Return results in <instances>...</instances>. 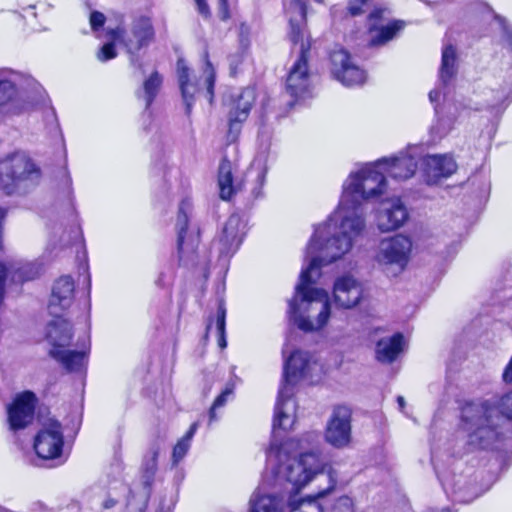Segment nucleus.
<instances>
[{
	"instance_id": "nucleus-54",
	"label": "nucleus",
	"mask_w": 512,
	"mask_h": 512,
	"mask_svg": "<svg viewBox=\"0 0 512 512\" xmlns=\"http://www.w3.org/2000/svg\"><path fill=\"white\" fill-rule=\"evenodd\" d=\"M503 380L504 382L506 383H511L512 382V356H511V359L509 361V363L507 364L504 372H503Z\"/></svg>"
},
{
	"instance_id": "nucleus-29",
	"label": "nucleus",
	"mask_w": 512,
	"mask_h": 512,
	"mask_svg": "<svg viewBox=\"0 0 512 512\" xmlns=\"http://www.w3.org/2000/svg\"><path fill=\"white\" fill-rule=\"evenodd\" d=\"M405 23L400 20L393 21L387 25L380 27L372 24L369 28L370 39L368 45L370 47L383 46L404 29Z\"/></svg>"
},
{
	"instance_id": "nucleus-23",
	"label": "nucleus",
	"mask_w": 512,
	"mask_h": 512,
	"mask_svg": "<svg viewBox=\"0 0 512 512\" xmlns=\"http://www.w3.org/2000/svg\"><path fill=\"white\" fill-rule=\"evenodd\" d=\"M424 176L427 184L438 183L443 178H448L457 170V164L452 156L427 155L423 159Z\"/></svg>"
},
{
	"instance_id": "nucleus-50",
	"label": "nucleus",
	"mask_w": 512,
	"mask_h": 512,
	"mask_svg": "<svg viewBox=\"0 0 512 512\" xmlns=\"http://www.w3.org/2000/svg\"><path fill=\"white\" fill-rule=\"evenodd\" d=\"M243 52H244V50H242L241 53H237V54L229 56L230 71H231V74H233V75L236 73L237 67L243 61Z\"/></svg>"
},
{
	"instance_id": "nucleus-60",
	"label": "nucleus",
	"mask_w": 512,
	"mask_h": 512,
	"mask_svg": "<svg viewBox=\"0 0 512 512\" xmlns=\"http://www.w3.org/2000/svg\"><path fill=\"white\" fill-rule=\"evenodd\" d=\"M425 512H450V511L447 508H442V509H439V510L433 509V508H429Z\"/></svg>"
},
{
	"instance_id": "nucleus-37",
	"label": "nucleus",
	"mask_w": 512,
	"mask_h": 512,
	"mask_svg": "<svg viewBox=\"0 0 512 512\" xmlns=\"http://www.w3.org/2000/svg\"><path fill=\"white\" fill-rule=\"evenodd\" d=\"M407 339L400 332L390 337H384L377 341L375 352H403L408 348Z\"/></svg>"
},
{
	"instance_id": "nucleus-14",
	"label": "nucleus",
	"mask_w": 512,
	"mask_h": 512,
	"mask_svg": "<svg viewBox=\"0 0 512 512\" xmlns=\"http://www.w3.org/2000/svg\"><path fill=\"white\" fill-rule=\"evenodd\" d=\"M298 59L293 64L286 80V90L291 97L305 98L309 95L308 56L311 49V41L301 43Z\"/></svg>"
},
{
	"instance_id": "nucleus-13",
	"label": "nucleus",
	"mask_w": 512,
	"mask_h": 512,
	"mask_svg": "<svg viewBox=\"0 0 512 512\" xmlns=\"http://www.w3.org/2000/svg\"><path fill=\"white\" fill-rule=\"evenodd\" d=\"M420 158V148L409 146L395 156L377 160V165H381L384 173L393 179L406 180L414 175Z\"/></svg>"
},
{
	"instance_id": "nucleus-59",
	"label": "nucleus",
	"mask_w": 512,
	"mask_h": 512,
	"mask_svg": "<svg viewBox=\"0 0 512 512\" xmlns=\"http://www.w3.org/2000/svg\"><path fill=\"white\" fill-rule=\"evenodd\" d=\"M397 403L399 405L400 410L403 411V409H404V407L406 405L404 397L403 396H398L397 397Z\"/></svg>"
},
{
	"instance_id": "nucleus-1",
	"label": "nucleus",
	"mask_w": 512,
	"mask_h": 512,
	"mask_svg": "<svg viewBox=\"0 0 512 512\" xmlns=\"http://www.w3.org/2000/svg\"><path fill=\"white\" fill-rule=\"evenodd\" d=\"M386 186L384 171L377 161L349 174L343 183L337 211L316 226L312 235L328 243L325 251L329 259L343 257L363 235L366 228L363 203L382 195Z\"/></svg>"
},
{
	"instance_id": "nucleus-34",
	"label": "nucleus",
	"mask_w": 512,
	"mask_h": 512,
	"mask_svg": "<svg viewBox=\"0 0 512 512\" xmlns=\"http://www.w3.org/2000/svg\"><path fill=\"white\" fill-rule=\"evenodd\" d=\"M67 372L82 373L86 370L88 354H51Z\"/></svg>"
},
{
	"instance_id": "nucleus-53",
	"label": "nucleus",
	"mask_w": 512,
	"mask_h": 512,
	"mask_svg": "<svg viewBox=\"0 0 512 512\" xmlns=\"http://www.w3.org/2000/svg\"><path fill=\"white\" fill-rule=\"evenodd\" d=\"M218 1H219L221 19L226 20L229 18L228 0H218Z\"/></svg>"
},
{
	"instance_id": "nucleus-47",
	"label": "nucleus",
	"mask_w": 512,
	"mask_h": 512,
	"mask_svg": "<svg viewBox=\"0 0 512 512\" xmlns=\"http://www.w3.org/2000/svg\"><path fill=\"white\" fill-rule=\"evenodd\" d=\"M249 35H250V28L245 23H242L239 26V43H240V48L242 50H246L249 47V44H250Z\"/></svg>"
},
{
	"instance_id": "nucleus-43",
	"label": "nucleus",
	"mask_w": 512,
	"mask_h": 512,
	"mask_svg": "<svg viewBox=\"0 0 512 512\" xmlns=\"http://www.w3.org/2000/svg\"><path fill=\"white\" fill-rule=\"evenodd\" d=\"M117 55L115 45L113 43L104 44L97 53V58L101 62H105L115 58Z\"/></svg>"
},
{
	"instance_id": "nucleus-58",
	"label": "nucleus",
	"mask_w": 512,
	"mask_h": 512,
	"mask_svg": "<svg viewBox=\"0 0 512 512\" xmlns=\"http://www.w3.org/2000/svg\"><path fill=\"white\" fill-rule=\"evenodd\" d=\"M440 95H441V91L439 89H434V90L430 91L429 99L432 103H435L439 100Z\"/></svg>"
},
{
	"instance_id": "nucleus-10",
	"label": "nucleus",
	"mask_w": 512,
	"mask_h": 512,
	"mask_svg": "<svg viewBox=\"0 0 512 512\" xmlns=\"http://www.w3.org/2000/svg\"><path fill=\"white\" fill-rule=\"evenodd\" d=\"M192 211V203L185 199L181 201L178 209L176 228L178 233L177 246L179 261L188 264L194 254L199 241L200 231L198 227H189V215Z\"/></svg>"
},
{
	"instance_id": "nucleus-55",
	"label": "nucleus",
	"mask_w": 512,
	"mask_h": 512,
	"mask_svg": "<svg viewBox=\"0 0 512 512\" xmlns=\"http://www.w3.org/2000/svg\"><path fill=\"white\" fill-rule=\"evenodd\" d=\"M195 2L198 6L199 12L204 16H208L209 15V7H208L207 3L205 2V0H195Z\"/></svg>"
},
{
	"instance_id": "nucleus-49",
	"label": "nucleus",
	"mask_w": 512,
	"mask_h": 512,
	"mask_svg": "<svg viewBox=\"0 0 512 512\" xmlns=\"http://www.w3.org/2000/svg\"><path fill=\"white\" fill-rule=\"evenodd\" d=\"M495 18L499 21L500 25L502 26L504 37L508 41L509 45L512 46V27L507 24L506 20L503 17L496 15Z\"/></svg>"
},
{
	"instance_id": "nucleus-25",
	"label": "nucleus",
	"mask_w": 512,
	"mask_h": 512,
	"mask_svg": "<svg viewBox=\"0 0 512 512\" xmlns=\"http://www.w3.org/2000/svg\"><path fill=\"white\" fill-rule=\"evenodd\" d=\"M272 132L268 127H261L258 134V141L260 145L261 153L255 158L252 169L256 170V186L252 189V193L255 198L262 195V187L265 183L266 174L268 171L267 157L268 151L271 144Z\"/></svg>"
},
{
	"instance_id": "nucleus-3",
	"label": "nucleus",
	"mask_w": 512,
	"mask_h": 512,
	"mask_svg": "<svg viewBox=\"0 0 512 512\" xmlns=\"http://www.w3.org/2000/svg\"><path fill=\"white\" fill-rule=\"evenodd\" d=\"M512 419V391L497 401L469 403L462 409L463 428L471 450L496 449L504 439V425Z\"/></svg>"
},
{
	"instance_id": "nucleus-44",
	"label": "nucleus",
	"mask_w": 512,
	"mask_h": 512,
	"mask_svg": "<svg viewBox=\"0 0 512 512\" xmlns=\"http://www.w3.org/2000/svg\"><path fill=\"white\" fill-rule=\"evenodd\" d=\"M327 480H328V486L320 490L317 494L318 497H324L328 495L330 492H332L337 484V473L333 469L329 468L327 472Z\"/></svg>"
},
{
	"instance_id": "nucleus-40",
	"label": "nucleus",
	"mask_w": 512,
	"mask_h": 512,
	"mask_svg": "<svg viewBox=\"0 0 512 512\" xmlns=\"http://www.w3.org/2000/svg\"><path fill=\"white\" fill-rule=\"evenodd\" d=\"M216 332L218 347L222 350L227 346L225 338V326H226V307L223 299L218 300L217 313H216Z\"/></svg>"
},
{
	"instance_id": "nucleus-33",
	"label": "nucleus",
	"mask_w": 512,
	"mask_h": 512,
	"mask_svg": "<svg viewBox=\"0 0 512 512\" xmlns=\"http://www.w3.org/2000/svg\"><path fill=\"white\" fill-rule=\"evenodd\" d=\"M160 452V445L153 443L145 455L142 464V478L145 486H151L157 472V459Z\"/></svg>"
},
{
	"instance_id": "nucleus-6",
	"label": "nucleus",
	"mask_w": 512,
	"mask_h": 512,
	"mask_svg": "<svg viewBox=\"0 0 512 512\" xmlns=\"http://www.w3.org/2000/svg\"><path fill=\"white\" fill-rule=\"evenodd\" d=\"M42 180V170L25 151H16L0 162V190L9 196L27 195Z\"/></svg>"
},
{
	"instance_id": "nucleus-2",
	"label": "nucleus",
	"mask_w": 512,
	"mask_h": 512,
	"mask_svg": "<svg viewBox=\"0 0 512 512\" xmlns=\"http://www.w3.org/2000/svg\"><path fill=\"white\" fill-rule=\"evenodd\" d=\"M328 243L311 236L305 251L306 267L302 268L294 296L288 301V314L293 323L304 332L322 329L330 317L328 293L312 284L320 277L322 266L331 264L341 257L329 259L326 253Z\"/></svg>"
},
{
	"instance_id": "nucleus-57",
	"label": "nucleus",
	"mask_w": 512,
	"mask_h": 512,
	"mask_svg": "<svg viewBox=\"0 0 512 512\" xmlns=\"http://www.w3.org/2000/svg\"><path fill=\"white\" fill-rule=\"evenodd\" d=\"M116 504H117V500H115L114 498L108 497L107 499H105L103 501L102 508L103 509H111L114 506H116Z\"/></svg>"
},
{
	"instance_id": "nucleus-21",
	"label": "nucleus",
	"mask_w": 512,
	"mask_h": 512,
	"mask_svg": "<svg viewBox=\"0 0 512 512\" xmlns=\"http://www.w3.org/2000/svg\"><path fill=\"white\" fill-rule=\"evenodd\" d=\"M74 281L70 276L60 277L53 286L48 304L51 316H60L71 306L74 300Z\"/></svg>"
},
{
	"instance_id": "nucleus-17",
	"label": "nucleus",
	"mask_w": 512,
	"mask_h": 512,
	"mask_svg": "<svg viewBox=\"0 0 512 512\" xmlns=\"http://www.w3.org/2000/svg\"><path fill=\"white\" fill-rule=\"evenodd\" d=\"M256 100L255 89L251 87L244 88L232 101L228 113V140L234 142L241 131V125L244 123Z\"/></svg>"
},
{
	"instance_id": "nucleus-28",
	"label": "nucleus",
	"mask_w": 512,
	"mask_h": 512,
	"mask_svg": "<svg viewBox=\"0 0 512 512\" xmlns=\"http://www.w3.org/2000/svg\"><path fill=\"white\" fill-rule=\"evenodd\" d=\"M219 195L222 200H230L242 188L233 173V165L227 158L222 159L218 168Z\"/></svg>"
},
{
	"instance_id": "nucleus-27",
	"label": "nucleus",
	"mask_w": 512,
	"mask_h": 512,
	"mask_svg": "<svg viewBox=\"0 0 512 512\" xmlns=\"http://www.w3.org/2000/svg\"><path fill=\"white\" fill-rule=\"evenodd\" d=\"M52 317L46 327V339L55 349H65L69 347L73 337L72 324L62 315Z\"/></svg>"
},
{
	"instance_id": "nucleus-42",
	"label": "nucleus",
	"mask_w": 512,
	"mask_h": 512,
	"mask_svg": "<svg viewBox=\"0 0 512 512\" xmlns=\"http://www.w3.org/2000/svg\"><path fill=\"white\" fill-rule=\"evenodd\" d=\"M512 99V90L509 91L502 90L498 93L497 97L492 103H489L488 106L492 110H501L504 109L508 103Z\"/></svg>"
},
{
	"instance_id": "nucleus-16",
	"label": "nucleus",
	"mask_w": 512,
	"mask_h": 512,
	"mask_svg": "<svg viewBox=\"0 0 512 512\" xmlns=\"http://www.w3.org/2000/svg\"><path fill=\"white\" fill-rule=\"evenodd\" d=\"M330 60L332 75L344 86L353 87L365 82L366 72L353 62L346 50H334Z\"/></svg>"
},
{
	"instance_id": "nucleus-30",
	"label": "nucleus",
	"mask_w": 512,
	"mask_h": 512,
	"mask_svg": "<svg viewBox=\"0 0 512 512\" xmlns=\"http://www.w3.org/2000/svg\"><path fill=\"white\" fill-rule=\"evenodd\" d=\"M458 71L457 53L455 47L446 45L442 50L439 79L442 86L447 87L456 77Z\"/></svg>"
},
{
	"instance_id": "nucleus-61",
	"label": "nucleus",
	"mask_w": 512,
	"mask_h": 512,
	"mask_svg": "<svg viewBox=\"0 0 512 512\" xmlns=\"http://www.w3.org/2000/svg\"><path fill=\"white\" fill-rule=\"evenodd\" d=\"M341 501H343V503L345 505H350L351 504V500H350L349 497H343V498H341Z\"/></svg>"
},
{
	"instance_id": "nucleus-46",
	"label": "nucleus",
	"mask_w": 512,
	"mask_h": 512,
	"mask_svg": "<svg viewBox=\"0 0 512 512\" xmlns=\"http://www.w3.org/2000/svg\"><path fill=\"white\" fill-rule=\"evenodd\" d=\"M106 17L99 11H93L90 14L89 22L93 31H98L105 24Z\"/></svg>"
},
{
	"instance_id": "nucleus-4",
	"label": "nucleus",
	"mask_w": 512,
	"mask_h": 512,
	"mask_svg": "<svg viewBox=\"0 0 512 512\" xmlns=\"http://www.w3.org/2000/svg\"><path fill=\"white\" fill-rule=\"evenodd\" d=\"M315 354H289L284 361L283 382L278 391L274 409V429L291 428L295 422L296 405L292 397L295 385L304 378L319 377L323 366L314 358Z\"/></svg>"
},
{
	"instance_id": "nucleus-8",
	"label": "nucleus",
	"mask_w": 512,
	"mask_h": 512,
	"mask_svg": "<svg viewBox=\"0 0 512 512\" xmlns=\"http://www.w3.org/2000/svg\"><path fill=\"white\" fill-rule=\"evenodd\" d=\"M411 249V240L402 234L385 238L379 243L375 263L387 277L395 278L405 270Z\"/></svg>"
},
{
	"instance_id": "nucleus-20",
	"label": "nucleus",
	"mask_w": 512,
	"mask_h": 512,
	"mask_svg": "<svg viewBox=\"0 0 512 512\" xmlns=\"http://www.w3.org/2000/svg\"><path fill=\"white\" fill-rule=\"evenodd\" d=\"M285 11L289 19V39L294 46L310 41L306 30L307 6L304 0H291L285 4Z\"/></svg>"
},
{
	"instance_id": "nucleus-38",
	"label": "nucleus",
	"mask_w": 512,
	"mask_h": 512,
	"mask_svg": "<svg viewBox=\"0 0 512 512\" xmlns=\"http://www.w3.org/2000/svg\"><path fill=\"white\" fill-rule=\"evenodd\" d=\"M487 336L478 334L475 325L466 327L459 333L455 339L458 349H475L477 343L482 344L485 342Z\"/></svg>"
},
{
	"instance_id": "nucleus-18",
	"label": "nucleus",
	"mask_w": 512,
	"mask_h": 512,
	"mask_svg": "<svg viewBox=\"0 0 512 512\" xmlns=\"http://www.w3.org/2000/svg\"><path fill=\"white\" fill-rule=\"evenodd\" d=\"M35 402V394L31 391H25L14 399L7 410L10 430H22L32 423L35 412Z\"/></svg>"
},
{
	"instance_id": "nucleus-56",
	"label": "nucleus",
	"mask_w": 512,
	"mask_h": 512,
	"mask_svg": "<svg viewBox=\"0 0 512 512\" xmlns=\"http://www.w3.org/2000/svg\"><path fill=\"white\" fill-rule=\"evenodd\" d=\"M385 12H386V9L376 8V9H374V10L369 14V20H370V21H373V20L380 19V18H382L383 14H384Z\"/></svg>"
},
{
	"instance_id": "nucleus-7",
	"label": "nucleus",
	"mask_w": 512,
	"mask_h": 512,
	"mask_svg": "<svg viewBox=\"0 0 512 512\" xmlns=\"http://www.w3.org/2000/svg\"><path fill=\"white\" fill-rule=\"evenodd\" d=\"M111 37L119 40L130 55V62L138 68H142L139 52L149 47L155 40L156 31L152 18L139 14L132 17L128 30L117 27L110 32Z\"/></svg>"
},
{
	"instance_id": "nucleus-32",
	"label": "nucleus",
	"mask_w": 512,
	"mask_h": 512,
	"mask_svg": "<svg viewBox=\"0 0 512 512\" xmlns=\"http://www.w3.org/2000/svg\"><path fill=\"white\" fill-rule=\"evenodd\" d=\"M163 82L162 76L153 71L151 75L143 82L142 88L136 91V96L145 103V109L148 110L157 96Z\"/></svg>"
},
{
	"instance_id": "nucleus-45",
	"label": "nucleus",
	"mask_w": 512,
	"mask_h": 512,
	"mask_svg": "<svg viewBox=\"0 0 512 512\" xmlns=\"http://www.w3.org/2000/svg\"><path fill=\"white\" fill-rule=\"evenodd\" d=\"M90 348H91L90 339L88 336H85L83 339H79L77 344L73 348L66 349V350H57L56 352H73V353L87 352L90 350ZM50 352H54V351L51 350Z\"/></svg>"
},
{
	"instance_id": "nucleus-19",
	"label": "nucleus",
	"mask_w": 512,
	"mask_h": 512,
	"mask_svg": "<svg viewBox=\"0 0 512 512\" xmlns=\"http://www.w3.org/2000/svg\"><path fill=\"white\" fill-rule=\"evenodd\" d=\"M363 285L352 275L338 277L333 286L335 303L345 309L357 306L363 298Z\"/></svg>"
},
{
	"instance_id": "nucleus-41",
	"label": "nucleus",
	"mask_w": 512,
	"mask_h": 512,
	"mask_svg": "<svg viewBox=\"0 0 512 512\" xmlns=\"http://www.w3.org/2000/svg\"><path fill=\"white\" fill-rule=\"evenodd\" d=\"M232 393H233V386L228 385L221 392V394L219 396H217V398L214 400V402L208 412V418H209L208 424L209 425H211L213 422L218 421V417L216 415V409L223 407L226 404L228 397Z\"/></svg>"
},
{
	"instance_id": "nucleus-31",
	"label": "nucleus",
	"mask_w": 512,
	"mask_h": 512,
	"mask_svg": "<svg viewBox=\"0 0 512 512\" xmlns=\"http://www.w3.org/2000/svg\"><path fill=\"white\" fill-rule=\"evenodd\" d=\"M283 499L271 494L255 491L250 498V512H282Z\"/></svg>"
},
{
	"instance_id": "nucleus-5",
	"label": "nucleus",
	"mask_w": 512,
	"mask_h": 512,
	"mask_svg": "<svg viewBox=\"0 0 512 512\" xmlns=\"http://www.w3.org/2000/svg\"><path fill=\"white\" fill-rule=\"evenodd\" d=\"M272 424V440L267 450V464L277 479L291 483L295 490L306 486L314 477L324 472V464L318 454L307 452L297 458H289L278 441L280 431H287Z\"/></svg>"
},
{
	"instance_id": "nucleus-24",
	"label": "nucleus",
	"mask_w": 512,
	"mask_h": 512,
	"mask_svg": "<svg viewBox=\"0 0 512 512\" xmlns=\"http://www.w3.org/2000/svg\"><path fill=\"white\" fill-rule=\"evenodd\" d=\"M407 218V209L399 198H394L383 203L377 215V225L382 232H388L401 227Z\"/></svg>"
},
{
	"instance_id": "nucleus-15",
	"label": "nucleus",
	"mask_w": 512,
	"mask_h": 512,
	"mask_svg": "<svg viewBox=\"0 0 512 512\" xmlns=\"http://www.w3.org/2000/svg\"><path fill=\"white\" fill-rule=\"evenodd\" d=\"M64 444L62 426L57 420H50L35 436L34 450L44 460L60 457Z\"/></svg>"
},
{
	"instance_id": "nucleus-35",
	"label": "nucleus",
	"mask_w": 512,
	"mask_h": 512,
	"mask_svg": "<svg viewBox=\"0 0 512 512\" xmlns=\"http://www.w3.org/2000/svg\"><path fill=\"white\" fill-rule=\"evenodd\" d=\"M199 427V422H194L191 424L188 431L185 433V435L178 440L176 445L173 448L172 452V466L175 467L179 464L180 461L183 460V458L188 453L191 441Z\"/></svg>"
},
{
	"instance_id": "nucleus-26",
	"label": "nucleus",
	"mask_w": 512,
	"mask_h": 512,
	"mask_svg": "<svg viewBox=\"0 0 512 512\" xmlns=\"http://www.w3.org/2000/svg\"><path fill=\"white\" fill-rule=\"evenodd\" d=\"M31 79L19 72L0 69V107L13 101L18 92L30 85Z\"/></svg>"
},
{
	"instance_id": "nucleus-39",
	"label": "nucleus",
	"mask_w": 512,
	"mask_h": 512,
	"mask_svg": "<svg viewBox=\"0 0 512 512\" xmlns=\"http://www.w3.org/2000/svg\"><path fill=\"white\" fill-rule=\"evenodd\" d=\"M61 205L66 209H71L73 204L72 179L67 171H62L57 195Z\"/></svg>"
},
{
	"instance_id": "nucleus-64",
	"label": "nucleus",
	"mask_w": 512,
	"mask_h": 512,
	"mask_svg": "<svg viewBox=\"0 0 512 512\" xmlns=\"http://www.w3.org/2000/svg\"><path fill=\"white\" fill-rule=\"evenodd\" d=\"M483 6H485L488 9H490L489 5H487V4H483Z\"/></svg>"
},
{
	"instance_id": "nucleus-11",
	"label": "nucleus",
	"mask_w": 512,
	"mask_h": 512,
	"mask_svg": "<svg viewBox=\"0 0 512 512\" xmlns=\"http://www.w3.org/2000/svg\"><path fill=\"white\" fill-rule=\"evenodd\" d=\"M245 229L242 217L237 213L231 214L212 242V249L217 251L219 258H230L236 253L244 239Z\"/></svg>"
},
{
	"instance_id": "nucleus-22",
	"label": "nucleus",
	"mask_w": 512,
	"mask_h": 512,
	"mask_svg": "<svg viewBox=\"0 0 512 512\" xmlns=\"http://www.w3.org/2000/svg\"><path fill=\"white\" fill-rule=\"evenodd\" d=\"M444 490L454 495L456 501L461 503H470L477 498L481 492L477 485L468 479L467 476L460 475H438Z\"/></svg>"
},
{
	"instance_id": "nucleus-63",
	"label": "nucleus",
	"mask_w": 512,
	"mask_h": 512,
	"mask_svg": "<svg viewBox=\"0 0 512 512\" xmlns=\"http://www.w3.org/2000/svg\"><path fill=\"white\" fill-rule=\"evenodd\" d=\"M35 7L34 6H29L28 9L29 10H33Z\"/></svg>"
},
{
	"instance_id": "nucleus-51",
	"label": "nucleus",
	"mask_w": 512,
	"mask_h": 512,
	"mask_svg": "<svg viewBox=\"0 0 512 512\" xmlns=\"http://www.w3.org/2000/svg\"><path fill=\"white\" fill-rule=\"evenodd\" d=\"M399 354H376V360L384 365L394 363L398 359Z\"/></svg>"
},
{
	"instance_id": "nucleus-48",
	"label": "nucleus",
	"mask_w": 512,
	"mask_h": 512,
	"mask_svg": "<svg viewBox=\"0 0 512 512\" xmlns=\"http://www.w3.org/2000/svg\"><path fill=\"white\" fill-rule=\"evenodd\" d=\"M367 3L366 0H349L347 10L351 16H358L363 13L362 7Z\"/></svg>"
},
{
	"instance_id": "nucleus-9",
	"label": "nucleus",
	"mask_w": 512,
	"mask_h": 512,
	"mask_svg": "<svg viewBox=\"0 0 512 512\" xmlns=\"http://www.w3.org/2000/svg\"><path fill=\"white\" fill-rule=\"evenodd\" d=\"M205 69H204V85L203 87L192 79L190 69L184 59L177 61V77L181 90L182 99L185 105V112L189 115L192 111L195 96L203 95L210 104L213 102L214 85H215V72L211 62L208 59V52L204 53Z\"/></svg>"
},
{
	"instance_id": "nucleus-62",
	"label": "nucleus",
	"mask_w": 512,
	"mask_h": 512,
	"mask_svg": "<svg viewBox=\"0 0 512 512\" xmlns=\"http://www.w3.org/2000/svg\"><path fill=\"white\" fill-rule=\"evenodd\" d=\"M211 326H212V321H211V320H209V321H208V324H207V328H206V329H207V331H209V330L211 329Z\"/></svg>"
},
{
	"instance_id": "nucleus-52",
	"label": "nucleus",
	"mask_w": 512,
	"mask_h": 512,
	"mask_svg": "<svg viewBox=\"0 0 512 512\" xmlns=\"http://www.w3.org/2000/svg\"><path fill=\"white\" fill-rule=\"evenodd\" d=\"M290 512H321V509L316 503H309L301 509L293 508Z\"/></svg>"
},
{
	"instance_id": "nucleus-36",
	"label": "nucleus",
	"mask_w": 512,
	"mask_h": 512,
	"mask_svg": "<svg viewBox=\"0 0 512 512\" xmlns=\"http://www.w3.org/2000/svg\"><path fill=\"white\" fill-rule=\"evenodd\" d=\"M435 113L437 120L432 126V131L438 137H443L452 130L456 120V115L451 112V107H449L447 111H444L443 108L435 106Z\"/></svg>"
},
{
	"instance_id": "nucleus-12",
	"label": "nucleus",
	"mask_w": 512,
	"mask_h": 512,
	"mask_svg": "<svg viewBox=\"0 0 512 512\" xmlns=\"http://www.w3.org/2000/svg\"><path fill=\"white\" fill-rule=\"evenodd\" d=\"M352 410L346 405L335 406L327 421L324 438L334 448H344L351 441Z\"/></svg>"
}]
</instances>
